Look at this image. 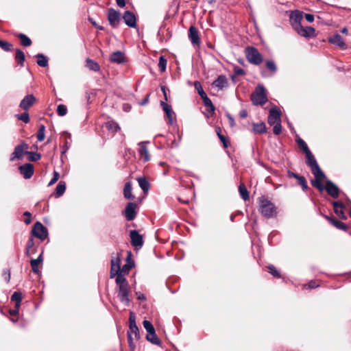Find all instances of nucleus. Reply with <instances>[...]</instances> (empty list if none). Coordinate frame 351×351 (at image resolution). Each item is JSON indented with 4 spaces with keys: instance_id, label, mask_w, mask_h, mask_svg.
Returning a JSON list of instances; mask_svg holds the SVG:
<instances>
[{
    "instance_id": "obj_1",
    "label": "nucleus",
    "mask_w": 351,
    "mask_h": 351,
    "mask_svg": "<svg viewBox=\"0 0 351 351\" xmlns=\"http://www.w3.org/2000/svg\"><path fill=\"white\" fill-rule=\"evenodd\" d=\"M115 282L118 287L117 293L120 301L125 306H129L130 300L129 298L130 287L128 282L121 274H119L116 277Z\"/></svg>"
},
{
    "instance_id": "obj_2",
    "label": "nucleus",
    "mask_w": 351,
    "mask_h": 351,
    "mask_svg": "<svg viewBox=\"0 0 351 351\" xmlns=\"http://www.w3.org/2000/svg\"><path fill=\"white\" fill-rule=\"evenodd\" d=\"M258 210L261 215L266 218H272L276 216L277 210L274 204L264 197L258 199Z\"/></svg>"
},
{
    "instance_id": "obj_3",
    "label": "nucleus",
    "mask_w": 351,
    "mask_h": 351,
    "mask_svg": "<svg viewBox=\"0 0 351 351\" xmlns=\"http://www.w3.org/2000/svg\"><path fill=\"white\" fill-rule=\"evenodd\" d=\"M245 52L246 58L250 63L259 65L263 62V56L255 47H247Z\"/></svg>"
},
{
    "instance_id": "obj_4",
    "label": "nucleus",
    "mask_w": 351,
    "mask_h": 351,
    "mask_svg": "<svg viewBox=\"0 0 351 351\" xmlns=\"http://www.w3.org/2000/svg\"><path fill=\"white\" fill-rule=\"evenodd\" d=\"M251 99L254 105L263 106L267 101L265 88L263 85H258L255 91L252 94Z\"/></svg>"
},
{
    "instance_id": "obj_5",
    "label": "nucleus",
    "mask_w": 351,
    "mask_h": 351,
    "mask_svg": "<svg viewBox=\"0 0 351 351\" xmlns=\"http://www.w3.org/2000/svg\"><path fill=\"white\" fill-rule=\"evenodd\" d=\"M32 232L34 237H37L42 241L48 236L47 229L39 221L34 223Z\"/></svg>"
},
{
    "instance_id": "obj_6",
    "label": "nucleus",
    "mask_w": 351,
    "mask_h": 351,
    "mask_svg": "<svg viewBox=\"0 0 351 351\" xmlns=\"http://www.w3.org/2000/svg\"><path fill=\"white\" fill-rule=\"evenodd\" d=\"M306 156V163L311 168V171H317V173L321 174V169L319 167L317 160L311 153V152H308L305 154Z\"/></svg>"
},
{
    "instance_id": "obj_7",
    "label": "nucleus",
    "mask_w": 351,
    "mask_h": 351,
    "mask_svg": "<svg viewBox=\"0 0 351 351\" xmlns=\"http://www.w3.org/2000/svg\"><path fill=\"white\" fill-rule=\"evenodd\" d=\"M108 19L112 27H117L121 20L120 12L113 8H110L108 11Z\"/></svg>"
},
{
    "instance_id": "obj_8",
    "label": "nucleus",
    "mask_w": 351,
    "mask_h": 351,
    "mask_svg": "<svg viewBox=\"0 0 351 351\" xmlns=\"http://www.w3.org/2000/svg\"><path fill=\"white\" fill-rule=\"evenodd\" d=\"M303 18V13L300 11H294L292 12L290 14V22L295 30H296L299 27H300L301 21Z\"/></svg>"
},
{
    "instance_id": "obj_9",
    "label": "nucleus",
    "mask_w": 351,
    "mask_h": 351,
    "mask_svg": "<svg viewBox=\"0 0 351 351\" xmlns=\"http://www.w3.org/2000/svg\"><path fill=\"white\" fill-rule=\"evenodd\" d=\"M280 114L281 112L278 108L276 107L271 108L269 110V114L268 116V123L270 125H273L275 123L280 122Z\"/></svg>"
},
{
    "instance_id": "obj_10",
    "label": "nucleus",
    "mask_w": 351,
    "mask_h": 351,
    "mask_svg": "<svg viewBox=\"0 0 351 351\" xmlns=\"http://www.w3.org/2000/svg\"><path fill=\"white\" fill-rule=\"evenodd\" d=\"M120 268V254L117 253L116 256H112L111 259L110 278H113L115 276L117 277V274L119 273Z\"/></svg>"
},
{
    "instance_id": "obj_11",
    "label": "nucleus",
    "mask_w": 351,
    "mask_h": 351,
    "mask_svg": "<svg viewBox=\"0 0 351 351\" xmlns=\"http://www.w3.org/2000/svg\"><path fill=\"white\" fill-rule=\"evenodd\" d=\"M147 143H149V142L141 141L138 143L139 146L138 154L144 162H148L150 160V155L147 147Z\"/></svg>"
},
{
    "instance_id": "obj_12",
    "label": "nucleus",
    "mask_w": 351,
    "mask_h": 351,
    "mask_svg": "<svg viewBox=\"0 0 351 351\" xmlns=\"http://www.w3.org/2000/svg\"><path fill=\"white\" fill-rule=\"evenodd\" d=\"M36 101V98L32 95H26L20 102L19 107L27 111Z\"/></svg>"
},
{
    "instance_id": "obj_13",
    "label": "nucleus",
    "mask_w": 351,
    "mask_h": 351,
    "mask_svg": "<svg viewBox=\"0 0 351 351\" xmlns=\"http://www.w3.org/2000/svg\"><path fill=\"white\" fill-rule=\"evenodd\" d=\"M131 244L135 247H141L143 244V237L136 230H131L130 232Z\"/></svg>"
},
{
    "instance_id": "obj_14",
    "label": "nucleus",
    "mask_w": 351,
    "mask_h": 351,
    "mask_svg": "<svg viewBox=\"0 0 351 351\" xmlns=\"http://www.w3.org/2000/svg\"><path fill=\"white\" fill-rule=\"evenodd\" d=\"M136 208V204L133 202H130L126 206L124 213H125V217L128 221H132L135 218Z\"/></svg>"
},
{
    "instance_id": "obj_15",
    "label": "nucleus",
    "mask_w": 351,
    "mask_h": 351,
    "mask_svg": "<svg viewBox=\"0 0 351 351\" xmlns=\"http://www.w3.org/2000/svg\"><path fill=\"white\" fill-rule=\"evenodd\" d=\"M28 148V146L25 143H22L21 145H17L11 155L10 160L13 161L16 158H21L25 151Z\"/></svg>"
},
{
    "instance_id": "obj_16",
    "label": "nucleus",
    "mask_w": 351,
    "mask_h": 351,
    "mask_svg": "<svg viewBox=\"0 0 351 351\" xmlns=\"http://www.w3.org/2000/svg\"><path fill=\"white\" fill-rule=\"evenodd\" d=\"M19 170L25 179H29L34 174V167L30 163L21 165Z\"/></svg>"
},
{
    "instance_id": "obj_17",
    "label": "nucleus",
    "mask_w": 351,
    "mask_h": 351,
    "mask_svg": "<svg viewBox=\"0 0 351 351\" xmlns=\"http://www.w3.org/2000/svg\"><path fill=\"white\" fill-rule=\"evenodd\" d=\"M313 174L315 176V180L311 181V184L313 186L316 187L320 191H322L324 187L321 184L322 180L326 178V176L324 172L321 170V174L317 173V171H313Z\"/></svg>"
},
{
    "instance_id": "obj_18",
    "label": "nucleus",
    "mask_w": 351,
    "mask_h": 351,
    "mask_svg": "<svg viewBox=\"0 0 351 351\" xmlns=\"http://www.w3.org/2000/svg\"><path fill=\"white\" fill-rule=\"evenodd\" d=\"M160 105L167 116L168 123L172 124L175 119V113L173 111L171 106L162 101L160 102Z\"/></svg>"
},
{
    "instance_id": "obj_19",
    "label": "nucleus",
    "mask_w": 351,
    "mask_h": 351,
    "mask_svg": "<svg viewBox=\"0 0 351 351\" xmlns=\"http://www.w3.org/2000/svg\"><path fill=\"white\" fill-rule=\"evenodd\" d=\"M324 189L326 190L327 193L334 198H337L339 195V189L338 187L330 180H328L326 182V186Z\"/></svg>"
},
{
    "instance_id": "obj_20",
    "label": "nucleus",
    "mask_w": 351,
    "mask_h": 351,
    "mask_svg": "<svg viewBox=\"0 0 351 351\" xmlns=\"http://www.w3.org/2000/svg\"><path fill=\"white\" fill-rule=\"evenodd\" d=\"M123 20L125 23L130 27H135L136 25V20L134 14L133 12L130 11H125L123 14Z\"/></svg>"
},
{
    "instance_id": "obj_21",
    "label": "nucleus",
    "mask_w": 351,
    "mask_h": 351,
    "mask_svg": "<svg viewBox=\"0 0 351 351\" xmlns=\"http://www.w3.org/2000/svg\"><path fill=\"white\" fill-rule=\"evenodd\" d=\"M189 38L193 45H199L200 43L198 31L194 26H191L189 27Z\"/></svg>"
},
{
    "instance_id": "obj_22",
    "label": "nucleus",
    "mask_w": 351,
    "mask_h": 351,
    "mask_svg": "<svg viewBox=\"0 0 351 351\" xmlns=\"http://www.w3.org/2000/svg\"><path fill=\"white\" fill-rule=\"evenodd\" d=\"M295 31L301 36L311 37L315 34V29L312 27H303L301 25Z\"/></svg>"
},
{
    "instance_id": "obj_23",
    "label": "nucleus",
    "mask_w": 351,
    "mask_h": 351,
    "mask_svg": "<svg viewBox=\"0 0 351 351\" xmlns=\"http://www.w3.org/2000/svg\"><path fill=\"white\" fill-rule=\"evenodd\" d=\"M130 256L131 252H128V256L127 257V263L124 265H123L122 267L120 268L119 273L117 274V276L119 274H121L122 276L124 277V276L125 274H128L130 270L132 269V267H133V263L130 261Z\"/></svg>"
},
{
    "instance_id": "obj_24",
    "label": "nucleus",
    "mask_w": 351,
    "mask_h": 351,
    "mask_svg": "<svg viewBox=\"0 0 351 351\" xmlns=\"http://www.w3.org/2000/svg\"><path fill=\"white\" fill-rule=\"evenodd\" d=\"M328 40L330 43L338 47H345L346 46L343 38L338 34L332 35L328 38Z\"/></svg>"
},
{
    "instance_id": "obj_25",
    "label": "nucleus",
    "mask_w": 351,
    "mask_h": 351,
    "mask_svg": "<svg viewBox=\"0 0 351 351\" xmlns=\"http://www.w3.org/2000/svg\"><path fill=\"white\" fill-rule=\"evenodd\" d=\"M213 85L219 89L228 86V80L225 75H219L213 83Z\"/></svg>"
},
{
    "instance_id": "obj_26",
    "label": "nucleus",
    "mask_w": 351,
    "mask_h": 351,
    "mask_svg": "<svg viewBox=\"0 0 351 351\" xmlns=\"http://www.w3.org/2000/svg\"><path fill=\"white\" fill-rule=\"evenodd\" d=\"M124 59H125L124 54L120 51H117L115 52H113L111 54L110 58V60L112 62L118 63V64L123 63L124 62Z\"/></svg>"
},
{
    "instance_id": "obj_27",
    "label": "nucleus",
    "mask_w": 351,
    "mask_h": 351,
    "mask_svg": "<svg viewBox=\"0 0 351 351\" xmlns=\"http://www.w3.org/2000/svg\"><path fill=\"white\" fill-rule=\"evenodd\" d=\"M204 106L206 107L207 117H211L215 112V108L211 100L206 96L202 98Z\"/></svg>"
},
{
    "instance_id": "obj_28",
    "label": "nucleus",
    "mask_w": 351,
    "mask_h": 351,
    "mask_svg": "<svg viewBox=\"0 0 351 351\" xmlns=\"http://www.w3.org/2000/svg\"><path fill=\"white\" fill-rule=\"evenodd\" d=\"M343 204L341 203L335 202H333V208L334 211L336 213V215L343 219H346V216L345 215L343 211Z\"/></svg>"
},
{
    "instance_id": "obj_29",
    "label": "nucleus",
    "mask_w": 351,
    "mask_h": 351,
    "mask_svg": "<svg viewBox=\"0 0 351 351\" xmlns=\"http://www.w3.org/2000/svg\"><path fill=\"white\" fill-rule=\"evenodd\" d=\"M324 217L330 223H332L337 228L340 229V230H346L347 228L344 223H343L333 217H328L327 215H325Z\"/></svg>"
},
{
    "instance_id": "obj_30",
    "label": "nucleus",
    "mask_w": 351,
    "mask_h": 351,
    "mask_svg": "<svg viewBox=\"0 0 351 351\" xmlns=\"http://www.w3.org/2000/svg\"><path fill=\"white\" fill-rule=\"evenodd\" d=\"M123 195L127 199H134V196L132 193V184L130 182L125 183L123 189Z\"/></svg>"
},
{
    "instance_id": "obj_31",
    "label": "nucleus",
    "mask_w": 351,
    "mask_h": 351,
    "mask_svg": "<svg viewBox=\"0 0 351 351\" xmlns=\"http://www.w3.org/2000/svg\"><path fill=\"white\" fill-rule=\"evenodd\" d=\"M146 339L154 345L159 346L161 343V341L157 337L155 330L152 332L151 333L147 334Z\"/></svg>"
},
{
    "instance_id": "obj_32",
    "label": "nucleus",
    "mask_w": 351,
    "mask_h": 351,
    "mask_svg": "<svg viewBox=\"0 0 351 351\" xmlns=\"http://www.w3.org/2000/svg\"><path fill=\"white\" fill-rule=\"evenodd\" d=\"M139 186L144 192H147L149 189V183L145 177H139L137 178Z\"/></svg>"
},
{
    "instance_id": "obj_33",
    "label": "nucleus",
    "mask_w": 351,
    "mask_h": 351,
    "mask_svg": "<svg viewBox=\"0 0 351 351\" xmlns=\"http://www.w3.org/2000/svg\"><path fill=\"white\" fill-rule=\"evenodd\" d=\"M253 132L258 134H264L266 132V126L265 123L260 122L253 123Z\"/></svg>"
},
{
    "instance_id": "obj_34",
    "label": "nucleus",
    "mask_w": 351,
    "mask_h": 351,
    "mask_svg": "<svg viewBox=\"0 0 351 351\" xmlns=\"http://www.w3.org/2000/svg\"><path fill=\"white\" fill-rule=\"evenodd\" d=\"M66 190V184L63 181H60L56 188V197H60L62 196Z\"/></svg>"
},
{
    "instance_id": "obj_35",
    "label": "nucleus",
    "mask_w": 351,
    "mask_h": 351,
    "mask_svg": "<svg viewBox=\"0 0 351 351\" xmlns=\"http://www.w3.org/2000/svg\"><path fill=\"white\" fill-rule=\"evenodd\" d=\"M11 300L15 302V307L19 308L22 300V293L18 291L14 292L11 296Z\"/></svg>"
},
{
    "instance_id": "obj_36",
    "label": "nucleus",
    "mask_w": 351,
    "mask_h": 351,
    "mask_svg": "<svg viewBox=\"0 0 351 351\" xmlns=\"http://www.w3.org/2000/svg\"><path fill=\"white\" fill-rule=\"evenodd\" d=\"M86 66L90 70L98 71L100 69V66L98 64V63L91 59L88 58L86 61Z\"/></svg>"
},
{
    "instance_id": "obj_37",
    "label": "nucleus",
    "mask_w": 351,
    "mask_h": 351,
    "mask_svg": "<svg viewBox=\"0 0 351 351\" xmlns=\"http://www.w3.org/2000/svg\"><path fill=\"white\" fill-rule=\"evenodd\" d=\"M16 36L21 40V45L24 47H29L32 45V40L25 34L20 33Z\"/></svg>"
},
{
    "instance_id": "obj_38",
    "label": "nucleus",
    "mask_w": 351,
    "mask_h": 351,
    "mask_svg": "<svg viewBox=\"0 0 351 351\" xmlns=\"http://www.w3.org/2000/svg\"><path fill=\"white\" fill-rule=\"evenodd\" d=\"M15 60L20 66H23L25 61V53L20 49L16 50Z\"/></svg>"
},
{
    "instance_id": "obj_39",
    "label": "nucleus",
    "mask_w": 351,
    "mask_h": 351,
    "mask_svg": "<svg viewBox=\"0 0 351 351\" xmlns=\"http://www.w3.org/2000/svg\"><path fill=\"white\" fill-rule=\"evenodd\" d=\"M37 64L42 67H45L48 65V59L46 56H45L43 53H38L36 56Z\"/></svg>"
},
{
    "instance_id": "obj_40",
    "label": "nucleus",
    "mask_w": 351,
    "mask_h": 351,
    "mask_svg": "<svg viewBox=\"0 0 351 351\" xmlns=\"http://www.w3.org/2000/svg\"><path fill=\"white\" fill-rule=\"evenodd\" d=\"M239 191L240 195L241 196V197L243 198V200L246 201V200L249 199V198H250L249 193L244 184H241L239 185Z\"/></svg>"
},
{
    "instance_id": "obj_41",
    "label": "nucleus",
    "mask_w": 351,
    "mask_h": 351,
    "mask_svg": "<svg viewBox=\"0 0 351 351\" xmlns=\"http://www.w3.org/2000/svg\"><path fill=\"white\" fill-rule=\"evenodd\" d=\"M64 138H65V143L62 147V154H64L69 149V147L71 146V142L70 134L65 132Z\"/></svg>"
},
{
    "instance_id": "obj_42",
    "label": "nucleus",
    "mask_w": 351,
    "mask_h": 351,
    "mask_svg": "<svg viewBox=\"0 0 351 351\" xmlns=\"http://www.w3.org/2000/svg\"><path fill=\"white\" fill-rule=\"evenodd\" d=\"M194 86H195V88L197 90L199 95L201 97L202 99L204 98V97H206L207 96L206 93L203 90L202 84H201V83L199 82L195 81L194 82Z\"/></svg>"
},
{
    "instance_id": "obj_43",
    "label": "nucleus",
    "mask_w": 351,
    "mask_h": 351,
    "mask_svg": "<svg viewBox=\"0 0 351 351\" xmlns=\"http://www.w3.org/2000/svg\"><path fill=\"white\" fill-rule=\"evenodd\" d=\"M131 335L135 339H138L140 338L139 330L137 326L129 327V330L128 331V335Z\"/></svg>"
},
{
    "instance_id": "obj_44",
    "label": "nucleus",
    "mask_w": 351,
    "mask_h": 351,
    "mask_svg": "<svg viewBox=\"0 0 351 351\" xmlns=\"http://www.w3.org/2000/svg\"><path fill=\"white\" fill-rule=\"evenodd\" d=\"M106 127L108 130H111L112 132H116L120 129L119 125L114 121L107 122L106 123Z\"/></svg>"
},
{
    "instance_id": "obj_45",
    "label": "nucleus",
    "mask_w": 351,
    "mask_h": 351,
    "mask_svg": "<svg viewBox=\"0 0 351 351\" xmlns=\"http://www.w3.org/2000/svg\"><path fill=\"white\" fill-rule=\"evenodd\" d=\"M296 142L298 146L302 149L304 154H306L307 152H310V149L307 146L306 143L302 138H298L296 140Z\"/></svg>"
},
{
    "instance_id": "obj_46",
    "label": "nucleus",
    "mask_w": 351,
    "mask_h": 351,
    "mask_svg": "<svg viewBox=\"0 0 351 351\" xmlns=\"http://www.w3.org/2000/svg\"><path fill=\"white\" fill-rule=\"evenodd\" d=\"M0 47L5 51H11L13 49V45L6 41L0 40Z\"/></svg>"
},
{
    "instance_id": "obj_47",
    "label": "nucleus",
    "mask_w": 351,
    "mask_h": 351,
    "mask_svg": "<svg viewBox=\"0 0 351 351\" xmlns=\"http://www.w3.org/2000/svg\"><path fill=\"white\" fill-rule=\"evenodd\" d=\"M45 127L44 125H40L37 134V139L38 141H43L45 139Z\"/></svg>"
},
{
    "instance_id": "obj_48",
    "label": "nucleus",
    "mask_w": 351,
    "mask_h": 351,
    "mask_svg": "<svg viewBox=\"0 0 351 351\" xmlns=\"http://www.w3.org/2000/svg\"><path fill=\"white\" fill-rule=\"evenodd\" d=\"M143 324L147 334L151 333L152 332L155 330L154 326L149 321L144 320Z\"/></svg>"
},
{
    "instance_id": "obj_49",
    "label": "nucleus",
    "mask_w": 351,
    "mask_h": 351,
    "mask_svg": "<svg viewBox=\"0 0 351 351\" xmlns=\"http://www.w3.org/2000/svg\"><path fill=\"white\" fill-rule=\"evenodd\" d=\"M57 113L59 116L63 117L67 113V108L64 104H59L57 107Z\"/></svg>"
},
{
    "instance_id": "obj_50",
    "label": "nucleus",
    "mask_w": 351,
    "mask_h": 351,
    "mask_svg": "<svg viewBox=\"0 0 351 351\" xmlns=\"http://www.w3.org/2000/svg\"><path fill=\"white\" fill-rule=\"evenodd\" d=\"M16 117L17 119L20 121H22L25 122V123H27L29 122V116L27 111H25L24 113L21 114H16Z\"/></svg>"
},
{
    "instance_id": "obj_51",
    "label": "nucleus",
    "mask_w": 351,
    "mask_h": 351,
    "mask_svg": "<svg viewBox=\"0 0 351 351\" xmlns=\"http://www.w3.org/2000/svg\"><path fill=\"white\" fill-rule=\"evenodd\" d=\"M158 67L162 72L166 70L167 60L163 56L159 58Z\"/></svg>"
},
{
    "instance_id": "obj_52",
    "label": "nucleus",
    "mask_w": 351,
    "mask_h": 351,
    "mask_svg": "<svg viewBox=\"0 0 351 351\" xmlns=\"http://www.w3.org/2000/svg\"><path fill=\"white\" fill-rule=\"evenodd\" d=\"M266 66L272 73H276V71H277L276 65L273 60H267L266 62Z\"/></svg>"
},
{
    "instance_id": "obj_53",
    "label": "nucleus",
    "mask_w": 351,
    "mask_h": 351,
    "mask_svg": "<svg viewBox=\"0 0 351 351\" xmlns=\"http://www.w3.org/2000/svg\"><path fill=\"white\" fill-rule=\"evenodd\" d=\"M269 272L273 275L274 277L280 278V275L278 271L276 269V268L272 265H270L267 267Z\"/></svg>"
},
{
    "instance_id": "obj_54",
    "label": "nucleus",
    "mask_w": 351,
    "mask_h": 351,
    "mask_svg": "<svg viewBox=\"0 0 351 351\" xmlns=\"http://www.w3.org/2000/svg\"><path fill=\"white\" fill-rule=\"evenodd\" d=\"M39 264L40 263L38 261H36L35 259H32L30 261V265L32 268V271L34 274H38L39 272V268H38Z\"/></svg>"
},
{
    "instance_id": "obj_55",
    "label": "nucleus",
    "mask_w": 351,
    "mask_h": 351,
    "mask_svg": "<svg viewBox=\"0 0 351 351\" xmlns=\"http://www.w3.org/2000/svg\"><path fill=\"white\" fill-rule=\"evenodd\" d=\"M297 180L298 184L302 186L303 190H306L308 188L306 179L304 176H299Z\"/></svg>"
},
{
    "instance_id": "obj_56",
    "label": "nucleus",
    "mask_w": 351,
    "mask_h": 351,
    "mask_svg": "<svg viewBox=\"0 0 351 351\" xmlns=\"http://www.w3.org/2000/svg\"><path fill=\"white\" fill-rule=\"evenodd\" d=\"M273 128V132L274 134L278 135L281 133L282 131V125H281V121L277 123H275Z\"/></svg>"
},
{
    "instance_id": "obj_57",
    "label": "nucleus",
    "mask_w": 351,
    "mask_h": 351,
    "mask_svg": "<svg viewBox=\"0 0 351 351\" xmlns=\"http://www.w3.org/2000/svg\"><path fill=\"white\" fill-rule=\"evenodd\" d=\"M217 136L220 141H221V143H223V147H228L229 145V142L226 139V138L223 135H222L219 132H217Z\"/></svg>"
},
{
    "instance_id": "obj_58",
    "label": "nucleus",
    "mask_w": 351,
    "mask_h": 351,
    "mask_svg": "<svg viewBox=\"0 0 351 351\" xmlns=\"http://www.w3.org/2000/svg\"><path fill=\"white\" fill-rule=\"evenodd\" d=\"M59 177H60L59 173L57 171H54L53 176L52 179L51 180V181L49 182L48 186H51L53 184H55L58 180Z\"/></svg>"
},
{
    "instance_id": "obj_59",
    "label": "nucleus",
    "mask_w": 351,
    "mask_h": 351,
    "mask_svg": "<svg viewBox=\"0 0 351 351\" xmlns=\"http://www.w3.org/2000/svg\"><path fill=\"white\" fill-rule=\"evenodd\" d=\"M129 322H130V326L129 327H134V326H137L136 324V322H135V317H134V315L133 313H130V318H129Z\"/></svg>"
},
{
    "instance_id": "obj_60",
    "label": "nucleus",
    "mask_w": 351,
    "mask_h": 351,
    "mask_svg": "<svg viewBox=\"0 0 351 351\" xmlns=\"http://www.w3.org/2000/svg\"><path fill=\"white\" fill-rule=\"evenodd\" d=\"M234 72L236 75H243L245 73V71L239 66H235L234 68Z\"/></svg>"
},
{
    "instance_id": "obj_61",
    "label": "nucleus",
    "mask_w": 351,
    "mask_h": 351,
    "mask_svg": "<svg viewBox=\"0 0 351 351\" xmlns=\"http://www.w3.org/2000/svg\"><path fill=\"white\" fill-rule=\"evenodd\" d=\"M23 215L26 217V218L25 219V223L26 224H29L32 221V219H31V217H32V215L28 211H25L24 213H23Z\"/></svg>"
},
{
    "instance_id": "obj_62",
    "label": "nucleus",
    "mask_w": 351,
    "mask_h": 351,
    "mask_svg": "<svg viewBox=\"0 0 351 351\" xmlns=\"http://www.w3.org/2000/svg\"><path fill=\"white\" fill-rule=\"evenodd\" d=\"M29 160L32 161H36L40 158V155L33 152H29Z\"/></svg>"
},
{
    "instance_id": "obj_63",
    "label": "nucleus",
    "mask_w": 351,
    "mask_h": 351,
    "mask_svg": "<svg viewBox=\"0 0 351 351\" xmlns=\"http://www.w3.org/2000/svg\"><path fill=\"white\" fill-rule=\"evenodd\" d=\"M133 337L131 336V335H128V344L130 348L134 349L135 347V345L133 342Z\"/></svg>"
},
{
    "instance_id": "obj_64",
    "label": "nucleus",
    "mask_w": 351,
    "mask_h": 351,
    "mask_svg": "<svg viewBox=\"0 0 351 351\" xmlns=\"http://www.w3.org/2000/svg\"><path fill=\"white\" fill-rule=\"evenodd\" d=\"M304 16H305V19H306V21L308 22H309V23L313 22V21H314V16L313 14H305Z\"/></svg>"
}]
</instances>
